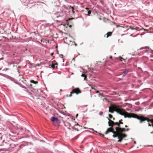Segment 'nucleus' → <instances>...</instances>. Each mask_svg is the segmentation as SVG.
<instances>
[{"instance_id": "f257e3e1", "label": "nucleus", "mask_w": 153, "mask_h": 153, "mask_svg": "<svg viewBox=\"0 0 153 153\" xmlns=\"http://www.w3.org/2000/svg\"><path fill=\"white\" fill-rule=\"evenodd\" d=\"M114 111H116L117 113L121 115L124 116L125 118H137L138 120H140V123L143 121L146 120V119H142L139 117L137 115L134 113L130 114L126 112L124 109L120 108L118 106L113 105L109 107V112L113 113Z\"/></svg>"}, {"instance_id": "f03ea898", "label": "nucleus", "mask_w": 153, "mask_h": 153, "mask_svg": "<svg viewBox=\"0 0 153 153\" xmlns=\"http://www.w3.org/2000/svg\"><path fill=\"white\" fill-rule=\"evenodd\" d=\"M10 141L13 142L12 141L11 138H8L7 134V135L4 136L3 137L2 136L0 137V146H4L6 147V145L7 142H10Z\"/></svg>"}, {"instance_id": "7ed1b4c3", "label": "nucleus", "mask_w": 153, "mask_h": 153, "mask_svg": "<svg viewBox=\"0 0 153 153\" xmlns=\"http://www.w3.org/2000/svg\"><path fill=\"white\" fill-rule=\"evenodd\" d=\"M16 134L15 133H14L13 132H11L10 133L7 134V136L8 138H11V139H12V137H15V136L13 135V134ZM11 140L12 141H13V142L10 141V142H7L8 143L6 144V147L7 148H10V147L13 148L16 147V145L15 144V142H14V140H12V139H11Z\"/></svg>"}, {"instance_id": "20e7f679", "label": "nucleus", "mask_w": 153, "mask_h": 153, "mask_svg": "<svg viewBox=\"0 0 153 153\" xmlns=\"http://www.w3.org/2000/svg\"><path fill=\"white\" fill-rule=\"evenodd\" d=\"M66 14L63 12L61 11L60 12H58L56 13L55 16L57 18H62L64 16H65Z\"/></svg>"}, {"instance_id": "39448f33", "label": "nucleus", "mask_w": 153, "mask_h": 153, "mask_svg": "<svg viewBox=\"0 0 153 153\" xmlns=\"http://www.w3.org/2000/svg\"><path fill=\"white\" fill-rule=\"evenodd\" d=\"M81 93V91L79 88H77L73 89L72 91L71 92L70 94L69 97H70L71 96V94L72 93H76V94H78Z\"/></svg>"}, {"instance_id": "423d86ee", "label": "nucleus", "mask_w": 153, "mask_h": 153, "mask_svg": "<svg viewBox=\"0 0 153 153\" xmlns=\"http://www.w3.org/2000/svg\"><path fill=\"white\" fill-rule=\"evenodd\" d=\"M139 117H140L141 118V119H146V120H145V121H146V120H147V121L148 122H151V123L152 124V125H151L150 124H149V126H152V127H153V120H150V119H148V118H146V117H139V116H138ZM144 121V120L143 121L142 123ZM140 123H141L140 122Z\"/></svg>"}, {"instance_id": "0eeeda50", "label": "nucleus", "mask_w": 153, "mask_h": 153, "mask_svg": "<svg viewBox=\"0 0 153 153\" xmlns=\"http://www.w3.org/2000/svg\"><path fill=\"white\" fill-rule=\"evenodd\" d=\"M118 134V139H119L118 142H121L123 139V138L125 137H126V135L125 134H123L121 133H119Z\"/></svg>"}, {"instance_id": "6e6552de", "label": "nucleus", "mask_w": 153, "mask_h": 153, "mask_svg": "<svg viewBox=\"0 0 153 153\" xmlns=\"http://www.w3.org/2000/svg\"><path fill=\"white\" fill-rule=\"evenodd\" d=\"M115 129L117 133H121L122 132H124L126 131L125 129L123 128L116 127Z\"/></svg>"}, {"instance_id": "1a4fd4ad", "label": "nucleus", "mask_w": 153, "mask_h": 153, "mask_svg": "<svg viewBox=\"0 0 153 153\" xmlns=\"http://www.w3.org/2000/svg\"><path fill=\"white\" fill-rule=\"evenodd\" d=\"M61 11L63 12L66 14V12L68 11V7L65 5H63L61 8Z\"/></svg>"}, {"instance_id": "9d476101", "label": "nucleus", "mask_w": 153, "mask_h": 153, "mask_svg": "<svg viewBox=\"0 0 153 153\" xmlns=\"http://www.w3.org/2000/svg\"><path fill=\"white\" fill-rule=\"evenodd\" d=\"M129 71V70L128 69H126L122 73L118 75H117V76H122L123 77L125 76L128 73Z\"/></svg>"}, {"instance_id": "9b49d317", "label": "nucleus", "mask_w": 153, "mask_h": 153, "mask_svg": "<svg viewBox=\"0 0 153 153\" xmlns=\"http://www.w3.org/2000/svg\"><path fill=\"white\" fill-rule=\"evenodd\" d=\"M0 75L3 76L4 77H7V78H8L9 79H10L11 80H12L13 79V78H12V77L10 76H9L6 74L1 73H0Z\"/></svg>"}, {"instance_id": "f8f14e48", "label": "nucleus", "mask_w": 153, "mask_h": 153, "mask_svg": "<svg viewBox=\"0 0 153 153\" xmlns=\"http://www.w3.org/2000/svg\"><path fill=\"white\" fill-rule=\"evenodd\" d=\"M109 120L108 122V126H113L114 125V122L111 120L108 119Z\"/></svg>"}, {"instance_id": "ddd939ff", "label": "nucleus", "mask_w": 153, "mask_h": 153, "mask_svg": "<svg viewBox=\"0 0 153 153\" xmlns=\"http://www.w3.org/2000/svg\"><path fill=\"white\" fill-rule=\"evenodd\" d=\"M51 120L52 122L56 121V122H57L58 121V119L57 117L53 116L51 117Z\"/></svg>"}, {"instance_id": "4468645a", "label": "nucleus", "mask_w": 153, "mask_h": 153, "mask_svg": "<svg viewBox=\"0 0 153 153\" xmlns=\"http://www.w3.org/2000/svg\"><path fill=\"white\" fill-rule=\"evenodd\" d=\"M112 130H113V128L111 127L108 128L106 131H105V134H106L109 132H111Z\"/></svg>"}, {"instance_id": "2eb2a0df", "label": "nucleus", "mask_w": 153, "mask_h": 153, "mask_svg": "<svg viewBox=\"0 0 153 153\" xmlns=\"http://www.w3.org/2000/svg\"><path fill=\"white\" fill-rule=\"evenodd\" d=\"M64 126L66 127H70L71 125L70 123L66 122L64 123Z\"/></svg>"}, {"instance_id": "dca6fc26", "label": "nucleus", "mask_w": 153, "mask_h": 153, "mask_svg": "<svg viewBox=\"0 0 153 153\" xmlns=\"http://www.w3.org/2000/svg\"><path fill=\"white\" fill-rule=\"evenodd\" d=\"M17 84H18L22 88H24L25 89H27V88H26V87L25 86L22 85L21 84L17 83Z\"/></svg>"}, {"instance_id": "f3484780", "label": "nucleus", "mask_w": 153, "mask_h": 153, "mask_svg": "<svg viewBox=\"0 0 153 153\" xmlns=\"http://www.w3.org/2000/svg\"><path fill=\"white\" fill-rule=\"evenodd\" d=\"M112 34V33L111 32H108L106 35H107L106 38H108L109 36H111Z\"/></svg>"}, {"instance_id": "a211bd4d", "label": "nucleus", "mask_w": 153, "mask_h": 153, "mask_svg": "<svg viewBox=\"0 0 153 153\" xmlns=\"http://www.w3.org/2000/svg\"><path fill=\"white\" fill-rule=\"evenodd\" d=\"M81 76L82 77H84V80H87V79H86V78H87V76L84 74H82L81 75Z\"/></svg>"}, {"instance_id": "6ab92c4d", "label": "nucleus", "mask_w": 153, "mask_h": 153, "mask_svg": "<svg viewBox=\"0 0 153 153\" xmlns=\"http://www.w3.org/2000/svg\"><path fill=\"white\" fill-rule=\"evenodd\" d=\"M149 48V47H146V46L144 47H142V48H140V50H141L143 49H146L148 48Z\"/></svg>"}, {"instance_id": "aec40b11", "label": "nucleus", "mask_w": 153, "mask_h": 153, "mask_svg": "<svg viewBox=\"0 0 153 153\" xmlns=\"http://www.w3.org/2000/svg\"><path fill=\"white\" fill-rule=\"evenodd\" d=\"M30 82L33 83H34L35 84H36L38 83V82L37 81H34V80H30Z\"/></svg>"}, {"instance_id": "412c9836", "label": "nucleus", "mask_w": 153, "mask_h": 153, "mask_svg": "<svg viewBox=\"0 0 153 153\" xmlns=\"http://www.w3.org/2000/svg\"><path fill=\"white\" fill-rule=\"evenodd\" d=\"M114 125H117V126H118L119 127L120 126V123H119L116 122V123H114Z\"/></svg>"}, {"instance_id": "4be33fe9", "label": "nucleus", "mask_w": 153, "mask_h": 153, "mask_svg": "<svg viewBox=\"0 0 153 153\" xmlns=\"http://www.w3.org/2000/svg\"><path fill=\"white\" fill-rule=\"evenodd\" d=\"M113 137H118V134L117 133V134H114L113 135Z\"/></svg>"}, {"instance_id": "5701e85b", "label": "nucleus", "mask_w": 153, "mask_h": 153, "mask_svg": "<svg viewBox=\"0 0 153 153\" xmlns=\"http://www.w3.org/2000/svg\"><path fill=\"white\" fill-rule=\"evenodd\" d=\"M113 129L112 130V131L111 132H112L114 134H117V131H113Z\"/></svg>"}, {"instance_id": "b1692460", "label": "nucleus", "mask_w": 153, "mask_h": 153, "mask_svg": "<svg viewBox=\"0 0 153 153\" xmlns=\"http://www.w3.org/2000/svg\"><path fill=\"white\" fill-rule=\"evenodd\" d=\"M91 12L90 10H88V15L89 16L90 15V14H91Z\"/></svg>"}, {"instance_id": "393cba45", "label": "nucleus", "mask_w": 153, "mask_h": 153, "mask_svg": "<svg viewBox=\"0 0 153 153\" xmlns=\"http://www.w3.org/2000/svg\"><path fill=\"white\" fill-rule=\"evenodd\" d=\"M108 116H109V117L110 118H112V117H113L110 114H108Z\"/></svg>"}, {"instance_id": "a878e982", "label": "nucleus", "mask_w": 153, "mask_h": 153, "mask_svg": "<svg viewBox=\"0 0 153 153\" xmlns=\"http://www.w3.org/2000/svg\"><path fill=\"white\" fill-rule=\"evenodd\" d=\"M119 59L121 61H123V59L121 57H119Z\"/></svg>"}, {"instance_id": "bb28decb", "label": "nucleus", "mask_w": 153, "mask_h": 153, "mask_svg": "<svg viewBox=\"0 0 153 153\" xmlns=\"http://www.w3.org/2000/svg\"><path fill=\"white\" fill-rule=\"evenodd\" d=\"M122 120H119V123L121 124H123V123L121 122V121Z\"/></svg>"}, {"instance_id": "cd10ccee", "label": "nucleus", "mask_w": 153, "mask_h": 153, "mask_svg": "<svg viewBox=\"0 0 153 153\" xmlns=\"http://www.w3.org/2000/svg\"><path fill=\"white\" fill-rule=\"evenodd\" d=\"M102 114H103V112H100V113H99V114L101 115V116H102Z\"/></svg>"}, {"instance_id": "c85d7f7f", "label": "nucleus", "mask_w": 153, "mask_h": 153, "mask_svg": "<svg viewBox=\"0 0 153 153\" xmlns=\"http://www.w3.org/2000/svg\"><path fill=\"white\" fill-rule=\"evenodd\" d=\"M51 66L52 68H55L54 65L53 64H52L51 65Z\"/></svg>"}, {"instance_id": "c756f323", "label": "nucleus", "mask_w": 153, "mask_h": 153, "mask_svg": "<svg viewBox=\"0 0 153 153\" xmlns=\"http://www.w3.org/2000/svg\"><path fill=\"white\" fill-rule=\"evenodd\" d=\"M151 53L153 54V51L152 50H151Z\"/></svg>"}, {"instance_id": "7c9ffc66", "label": "nucleus", "mask_w": 153, "mask_h": 153, "mask_svg": "<svg viewBox=\"0 0 153 153\" xmlns=\"http://www.w3.org/2000/svg\"><path fill=\"white\" fill-rule=\"evenodd\" d=\"M99 93V91H96V93Z\"/></svg>"}, {"instance_id": "2f4dec72", "label": "nucleus", "mask_w": 153, "mask_h": 153, "mask_svg": "<svg viewBox=\"0 0 153 153\" xmlns=\"http://www.w3.org/2000/svg\"><path fill=\"white\" fill-rule=\"evenodd\" d=\"M100 135H102V137H103L104 136L103 134H100Z\"/></svg>"}, {"instance_id": "473e14b6", "label": "nucleus", "mask_w": 153, "mask_h": 153, "mask_svg": "<svg viewBox=\"0 0 153 153\" xmlns=\"http://www.w3.org/2000/svg\"><path fill=\"white\" fill-rule=\"evenodd\" d=\"M90 129L91 130H92V131H94V129L93 128H90Z\"/></svg>"}, {"instance_id": "72a5a7b5", "label": "nucleus", "mask_w": 153, "mask_h": 153, "mask_svg": "<svg viewBox=\"0 0 153 153\" xmlns=\"http://www.w3.org/2000/svg\"><path fill=\"white\" fill-rule=\"evenodd\" d=\"M68 127V129H70V130H71V129L69 128V127Z\"/></svg>"}, {"instance_id": "f704fd0d", "label": "nucleus", "mask_w": 153, "mask_h": 153, "mask_svg": "<svg viewBox=\"0 0 153 153\" xmlns=\"http://www.w3.org/2000/svg\"><path fill=\"white\" fill-rule=\"evenodd\" d=\"M78 114H77L76 115V117H77L78 116Z\"/></svg>"}, {"instance_id": "c9c22d12", "label": "nucleus", "mask_w": 153, "mask_h": 153, "mask_svg": "<svg viewBox=\"0 0 153 153\" xmlns=\"http://www.w3.org/2000/svg\"><path fill=\"white\" fill-rule=\"evenodd\" d=\"M110 59H112V56H110Z\"/></svg>"}, {"instance_id": "e433bc0d", "label": "nucleus", "mask_w": 153, "mask_h": 153, "mask_svg": "<svg viewBox=\"0 0 153 153\" xmlns=\"http://www.w3.org/2000/svg\"><path fill=\"white\" fill-rule=\"evenodd\" d=\"M126 131H128V129H127L126 130Z\"/></svg>"}, {"instance_id": "4c0bfd02", "label": "nucleus", "mask_w": 153, "mask_h": 153, "mask_svg": "<svg viewBox=\"0 0 153 153\" xmlns=\"http://www.w3.org/2000/svg\"><path fill=\"white\" fill-rule=\"evenodd\" d=\"M84 128H85V129H86V128H86V127H84Z\"/></svg>"}, {"instance_id": "58836bf2", "label": "nucleus", "mask_w": 153, "mask_h": 153, "mask_svg": "<svg viewBox=\"0 0 153 153\" xmlns=\"http://www.w3.org/2000/svg\"><path fill=\"white\" fill-rule=\"evenodd\" d=\"M113 120H114L115 118H113Z\"/></svg>"}, {"instance_id": "ea45409f", "label": "nucleus", "mask_w": 153, "mask_h": 153, "mask_svg": "<svg viewBox=\"0 0 153 153\" xmlns=\"http://www.w3.org/2000/svg\"><path fill=\"white\" fill-rule=\"evenodd\" d=\"M15 82V83H16V84H17V83H18V82Z\"/></svg>"}, {"instance_id": "a19ab883", "label": "nucleus", "mask_w": 153, "mask_h": 153, "mask_svg": "<svg viewBox=\"0 0 153 153\" xmlns=\"http://www.w3.org/2000/svg\"><path fill=\"white\" fill-rule=\"evenodd\" d=\"M76 125L79 126V125L78 123H77V124H76Z\"/></svg>"}, {"instance_id": "79ce46f5", "label": "nucleus", "mask_w": 153, "mask_h": 153, "mask_svg": "<svg viewBox=\"0 0 153 153\" xmlns=\"http://www.w3.org/2000/svg\"><path fill=\"white\" fill-rule=\"evenodd\" d=\"M125 126L126 127H127V126L126 125Z\"/></svg>"}, {"instance_id": "37998d69", "label": "nucleus", "mask_w": 153, "mask_h": 153, "mask_svg": "<svg viewBox=\"0 0 153 153\" xmlns=\"http://www.w3.org/2000/svg\"><path fill=\"white\" fill-rule=\"evenodd\" d=\"M99 19H100V20H101V18H99Z\"/></svg>"}, {"instance_id": "c03bdc74", "label": "nucleus", "mask_w": 153, "mask_h": 153, "mask_svg": "<svg viewBox=\"0 0 153 153\" xmlns=\"http://www.w3.org/2000/svg\"><path fill=\"white\" fill-rule=\"evenodd\" d=\"M1 70V68H0V71Z\"/></svg>"}, {"instance_id": "a18cd8bd", "label": "nucleus", "mask_w": 153, "mask_h": 153, "mask_svg": "<svg viewBox=\"0 0 153 153\" xmlns=\"http://www.w3.org/2000/svg\"><path fill=\"white\" fill-rule=\"evenodd\" d=\"M86 9L87 10H88V8H86Z\"/></svg>"}, {"instance_id": "49530a36", "label": "nucleus", "mask_w": 153, "mask_h": 153, "mask_svg": "<svg viewBox=\"0 0 153 153\" xmlns=\"http://www.w3.org/2000/svg\"><path fill=\"white\" fill-rule=\"evenodd\" d=\"M62 91V90L60 89V91Z\"/></svg>"}, {"instance_id": "de8ad7c7", "label": "nucleus", "mask_w": 153, "mask_h": 153, "mask_svg": "<svg viewBox=\"0 0 153 153\" xmlns=\"http://www.w3.org/2000/svg\"><path fill=\"white\" fill-rule=\"evenodd\" d=\"M76 45H77L76 44H75V46H76Z\"/></svg>"}, {"instance_id": "09e8293b", "label": "nucleus", "mask_w": 153, "mask_h": 153, "mask_svg": "<svg viewBox=\"0 0 153 153\" xmlns=\"http://www.w3.org/2000/svg\"><path fill=\"white\" fill-rule=\"evenodd\" d=\"M95 132H97V131H95Z\"/></svg>"}, {"instance_id": "8fccbe9b", "label": "nucleus", "mask_w": 153, "mask_h": 153, "mask_svg": "<svg viewBox=\"0 0 153 153\" xmlns=\"http://www.w3.org/2000/svg\"><path fill=\"white\" fill-rule=\"evenodd\" d=\"M56 65H57V63H56Z\"/></svg>"}, {"instance_id": "3c124183", "label": "nucleus", "mask_w": 153, "mask_h": 153, "mask_svg": "<svg viewBox=\"0 0 153 153\" xmlns=\"http://www.w3.org/2000/svg\"><path fill=\"white\" fill-rule=\"evenodd\" d=\"M91 88L93 89V88L92 87H91Z\"/></svg>"}, {"instance_id": "603ef678", "label": "nucleus", "mask_w": 153, "mask_h": 153, "mask_svg": "<svg viewBox=\"0 0 153 153\" xmlns=\"http://www.w3.org/2000/svg\"><path fill=\"white\" fill-rule=\"evenodd\" d=\"M151 57L153 58V56H152Z\"/></svg>"}]
</instances>
